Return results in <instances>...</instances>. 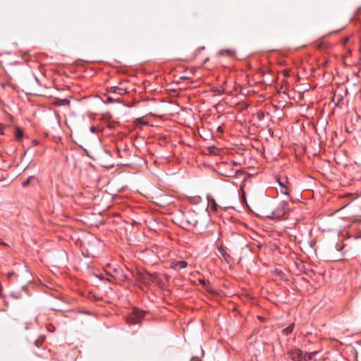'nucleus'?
Masks as SVG:
<instances>
[{
  "mask_svg": "<svg viewBox=\"0 0 361 361\" xmlns=\"http://www.w3.org/2000/svg\"><path fill=\"white\" fill-rule=\"evenodd\" d=\"M198 219L199 216L195 212L188 211L185 212L180 219L181 226L186 230H190L197 226Z\"/></svg>",
  "mask_w": 361,
  "mask_h": 361,
  "instance_id": "obj_1",
  "label": "nucleus"
},
{
  "mask_svg": "<svg viewBox=\"0 0 361 361\" xmlns=\"http://www.w3.org/2000/svg\"><path fill=\"white\" fill-rule=\"evenodd\" d=\"M288 210V203L286 201H281L279 203L276 208H275L267 216L271 219H282Z\"/></svg>",
  "mask_w": 361,
  "mask_h": 361,
  "instance_id": "obj_2",
  "label": "nucleus"
},
{
  "mask_svg": "<svg viewBox=\"0 0 361 361\" xmlns=\"http://www.w3.org/2000/svg\"><path fill=\"white\" fill-rule=\"evenodd\" d=\"M144 317V313L141 311H135V315L128 319V322L130 324L139 323Z\"/></svg>",
  "mask_w": 361,
  "mask_h": 361,
  "instance_id": "obj_3",
  "label": "nucleus"
},
{
  "mask_svg": "<svg viewBox=\"0 0 361 361\" xmlns=\"http://www.w3.org/2000/svg\"><path fill=\"white\" fill-rule=\"evenodd\" d=\"M217 250L220 255L219 257L227 263L230 262L231 256L224 250L223 245L217 247Z\"/></svg>",
  "mask_w": 361,
  "mask_h": 361,
  "instance_id": "obj_4",
  "label": "nucleus"
},
{
  "mask_svg": "<svg viewBox=\"0 0 361 361\" xmlns=\"http://www.w3.org/2000/svg\"><path fill=\"white\" fill-rule=\"evenodd\" d=\"M187 266H188L187 262L183 261V260L176 261V262H173L171 263V268L176 269V270L185 269L187 267Z\"/></svg>",
  "mask_w": 361,
  "mask_h": 361,
  "instance_id": "obj_5",
  "label": "nucleus"
},
{
  "mask_svg": "<svg viewBox=\"0 0 361 361\" xmlns=\"http://www.w3.org/2000/svg\"><path fill=\"white\" fill-rule=\"evenodd\" d=\"M235 54V51L233 50V49H221L220 50L219 52H218V54L219 56H233Z\"/></svg>",
  "mask_w": 361,
  "mask_h": 361,
  "instance_id": "obj_6",
  "label": "nucleus"
},
{
  "mask_svg": "<svg viewBox=\"0 0 361 361\" xmlns=\"http://www.w3.org/2000/svg\"><path fill=\"white\" fill-rule=\"evenodd\" d=\"M140 279L142 280L143 283L149 284L150 281H152V276L149 274L148 272L140 273Z\"/></svg>",
  "mask_w": 361,
  "mask_h": 361,
  "instance_id": "obj_7",
  "label": "nucleus"
},
{
  "mask_svg": "<svg viewBox=\"0 0 361 361\" xmlns=\"http://www.w3.org/2000/svg\"><path fill=\"white\" fill-rule=\"evenodd\" d=\"M317 353H318V351H313V352H310V353L306 352L303 355V359L305 361L310 360H312V357Z\"/></svg>",
  "mask_w": 361,
  "mask_h": 361,
  "instance_id": "obj_8",
  "label": "nucleus"
},
{
  "mask_svg": "<svg viewBox=\"0 0 361 361\" xmlns=\"http://www.w3.org/2000/svg\"><path fill=\"white\" fill-rule=\"evenodd\" d=\"M294 326V323L290 324L288 327L283 330V334L286 336L290 334L293 331Z\"/></svg>",
  "mask_w": 361,
  "mask_h": 361,
  "instance_id": "obj_9",
  "label": "nucleus"
},
{
  "mask_svg": "<svg viewBox=\"0 0 361 361\" xmlns=\"http://www.w3.org/2000/svg\"><path fill=\"white\" fill-rule=\"evenodd\" d=\"M279 185L281 186V192L284 194V195H288L289 194V190L287 186H286L281 180L279 181Z\"/></svg>",
  "mask_w": 361,
  "mask_h": 361,
  "instance_id": "obj_10",
  "label": "nucleus"
},
{
  "mask_svg": "<svg viewBox=\"0 0 361 361\" xmlns=\"http://www.w3.org/2000/svg\"><path fill=\"white\" fill-rule=\"evenodd\" d=\"M209 201V205L210 207L214 209V211H216L218 209V204H216V201L213 198H209L208 200Z\"/></svg>",
  "mask_w": 361,
  "mask_h": 361,
  "instance_id": "obj_11",
  "label": "nucleus"
},
{
  "mask_svg": "<svg viewBox=\"0 0 361 361\" xmlns=\"http://www.w3.org/2000/svg\"><path fill=\"white\" fill-rule=\"evenodd\" d=\"M15 137L17 140H20L23 137V132L20 128H16Z\"/></svg>",
  "mask_w": 361,
  "mask_h": 361,
  "instance_id": "obj_12",
  "label": "nucleus"
},
{
  "mask_svg": "<svg viewBox=\"0 0 361 361\" xmlns=\"http://www.w3.org/2000/svg\"><path fill=\"white\" fill-rule=\"evenodd\" d=\"M35 177L34 176H31L30 177H28L23 183V186L25 188V187H27L30 185V183H31V181L32 180H35Z\"/></svg>",
  "mask_w": 361,
  "mask_h": 361,
  "instance_id": "obj_13",
  "label": "nucleus"
},
{
  "mask_svg": "<svg viewBox=\"0 0 361 361\" xmlns=\"http://www.w3.org/2000/svg\"><path fill=\"white\" fill-rule=\"evenodd\" d=\"M114 92L117 94L123 95L127 92V90L126 89L116 87L114 90Z\"/></svg>",
  "mask_w": 361,
  "mask_h": 361,
  "instance_id": "obj_14",
  "label": "nucleus"
},
{
  "mask_svg": "<svg viewBox=\"0 0 361 361\" xmlns=\"http://www.w3.org/2000/svg\"><path fill=\"white\" fill-rule=\"evenodd\" d=\"M90 130L92 133H95L97 132V128L94 126H92L90 128Z\"/></svg>",
  "mask_w": 361,
  "mask_h": 361,
  "instance_id": "obj_15",
  "label": "nucleus"
},
{
  "mask_svg": "<svg viewBox=\"0 0 361 361\" xmlns=\"http://www.w3.org/2000/svg\"><path fill=\"white\" fill-rule=\"evenodd\" d=\"M106 128L110 129V130H113V129H114V124L109 123V124L106 125Z\"/></svg>",
  "mask_w": 361,
  "mask_h": 361,
  "instance_id": "obj_16",
  "label": "nucleus"
},
{
  "mask_svg": "<svg viewBox=\"0 0 361 361\" xmlns=\"http://www.w3.org/2000/svg\"><path fill=\"white\" fill-rule=\"evenodd\" d=\"M118 99H113L111 97H108V98H107V101L109 102H111L112 101H118Z\"/></svg>",
  "mask_w": 361,
  "mask_h": 361,
  "instance_id": "obj_17",
  "label": "nucleus"
},
{
  "mask_svg": "<svg viewBox=\"0 0 361 361\" xmlns=\"http://www.w3.org/2000/svg\"><path fill=\"white\" fill-rule=\"evenodd\" d=\"M257 118H258V119L262 120L264 118V114L263 113L259 114L257 116Z\"/></svg>",
  "mask_w": 361,
  "mask_h": 361,
  "instance_id": "obj_18",
  "label": "nucleus"
},
{
  "mask_svg": "<svg viewBox=\"0 0 361 361\" xmlns=\"http://www.w3.org/2000/svg\"><path fill=\"white\" fill-rule=\"evenodd\" d=\"M348 41V38H345V39H344V42H344V43H346Z\"/></svg>",
  "mask_w": 361,
  "mask_h": 361,
  "instance_id": "obj_19",
  "label": "nucleus"
},
{
  "mask_svg": "<svg viewBox=\"0 0 361 361\" xmlns=\"http://www.w3.org/2000/svg\"><path fill=\"white\" fill-rule=\"evenodd\" d=\"M200 283H204V281L200 279Z\"/></svg>",
  "mask_w": 361,
  "mask_h": 361,
  "instance_id": "obj_20",
  "label": "nucleus"
}]
</instances>
